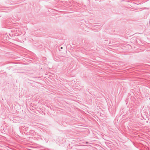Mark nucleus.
Segmentation results:
<instances>
[{
	"label": "nucleus",
	"mask_w": 150,
	"mask_h": 150,
	"mask_svg": "<svg viewBox=\"0 0 150 150\" xmlns=\"http://www.w3.org/2000/svg\"><path fill=\"white\" fill-rule=\"evenodd\" d=\"M62 48H62V47H61V49H62Z\"/></svg>",
	"instance_id": "obj_1"
}]
</instances>
